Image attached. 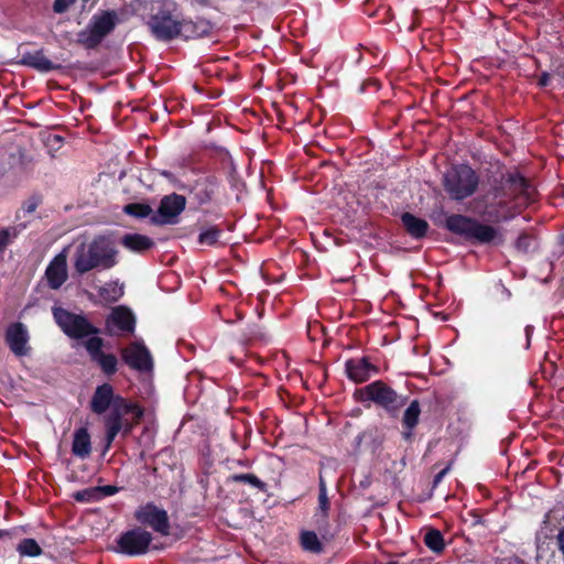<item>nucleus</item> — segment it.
Returning a JSON list of instances; mask_svg holds the SVG:
<instances>
[{
	"label": "nucleus",
	"instance_id": "29",
	"mask_svg": "<svg viewBox=\"0 0 564 564\" xmlns=\"http://www.w3.org/2000/svg\"><path fill=\"white\" fill-rule=\"evenodd\" d=\"M424 544L435 554H441L445 550V541L438 529L430 528L423 538Z\"/></svg>",
	"mask_w": 564,
	"mask_h": 564
},
{
	"label": "nucleus",
	"instance_id": "45",
	"mask_svg": "<svg viewBox=\"0 0 564 564\" xmlns=\"http://www.w3.org/2000/svg\"><path fill=\"white\" fill-rule=\"evenodd\" d=\"M557 543H558L560 551L564 555V528L561 529L558 534H557Z\"/></svg>",
	"mask_w": 564,
	"mask_h": 564
},
{
	"label": "nucleus",
	"instance_id": "41",
	"mask_svg": "<svg viewBox=\"0 0 564 564\" xmlns=\"http://www.w3.org/2000/svg\"><path fill=\"white\" fill-rule=\"evenodd\" d=\"M469 516L473 518V525H485V520L478 510L469 511Z\"/></svg>",
	"mask_w": 564,
	"mask_h": 564
},
{
	"label": "nucleus",
	"instance_id": "35",
	"mask_svg": "<svg viewBox=\"0 0 564 564\" xmlns=\"http://www.w3.org/2000/svg\"><path fill=\"white\" fill-rule=\"evenodd\" d=\"M73 498L77 502L90 503L99 501V494L97 492L96 487H89L74 492Z\"/></svg>",
	"mask_w": 564,
	"mask_h": 564
},
{
	"label": "nucleus",
	"instance_id": "20",
	"mask_svg": "<svg viewBox=\"0 0 564 564\" xmlns=\"http://www.w3.org/2000/svg\"><path fill=\"white\" fill-rule=\"evenodd\" d=\"M47 285L58 290L67 280V259L64 253L56 254L45 269Z\"/></svg>",
	"mask_w": 564,
	"mask_h": 564
},
{
	"label": "nucleus",
	"instance_id": "11",
	"mask_svg": "<svg viewBox=\"0 0 564 564\" xmlns=\"http://www.w3.org/2000/svg\"><path fill=\"white\" fill-rule=\"evenodd\" d=\"M137 522L143 528H151L155 533L162 536L171 534V523L167 511L158 507L154 502H147L140 506L133 514Z\"/></svg>",
	"mask_w": 564,
	"mask_h": 564
},
{
	"label": "nucleus",
	"instance_id": "40",
	"mask_svg": "<svg viewBox=\"0 0 564 564\" xmlns=\"http://www.w3.org/2000/svg\"><path fill=\"white\" fill-rule=\"evenodd\" d=\"M139 423H135V419L133 417L132 421L124 419V421L121 423V435L123 438L128 437L131 432L133 431L134 426Z\"/></svg>",
	"mask_w": 564,
	"mask_h": 564
},
{
	"label": "nucleus",
	"instance_id": "34",
	"mask_svg": "<svg viewBox=\"0 0 564 564\" xmlns=\"http://www.w3.org/2000/svg\"><path fill=\"white\" fill-rule=\"evenodd\" d=\"M98 294L106 302L115 303L123 295V288L118 285L117 282L107 283L105 286L99 289Z\"/></svg>",
	"mask_w": 564,
	"mask_h": 564
},
{
	"label": "nucleus",
	"instance_id": "6",
	"mask_svg": "<svg viewBox=\"0 0 564 564\" xmlns=\"http://www.w3.org/2000/svg\"><path fill=\"white\" fill-rule=\"evenodd\" d=\"M444 227L474 245H488L498 238V230L495 227L460 214L449 215Z\"/></svg>",
	"mask_w": 564,
	"mask_h": 564
},
{
	"label": "nucleus",
	"instance_id": "44",
	"mask_svg": "<svg viewBox=\"0 0 564 564\" xmlns=\"http://www.w3.org/2000/svg\"><path fill=\"white\" fill-rule=\"evenodd\" d=\"M534 327L532 325H527L524 328L525 337H527V348L530 347L531 336L533 334Z\"/></svg>",
	"mask_w": 564,
	"mask_h": 564
},
{
	"label": "nucleus",
	"instance_id": "38",
	"mask_svg": "<svg viewBox=\"0 0 564 564\" xmlns=\"http://www.w3.org/2000/svg\"><path fill=\"white\" fill-rule=\"evenodd\" d=\"M76 2V0H55L53 3V11L57 14L65 13Z\"/></svg>",
	"mask_w": 564,
	"mask_h": 564
},
{
	"label": "nucleus",
	"instance_id": "4",
	"mask_svg": "<svg viewBox=\"0 0 564 564\" xmlns=\"http://www.w3.org/2000/svg\"><path fill=\"white\" fill-rule=\"evenodd\" d=\"M151 14L147 22L151 34L161 42H171L180 37L182 24L177 14V4L173 0H155L151 4Z\"/></svg>",
	"mask_w": 564,
	"mask_h": 564
},
{
	"label": "nucleus",
	"instance_id": "5",
	"mask_svg": "<svg viewBox=\"0 0 564 564\" xmlns=\"http://www.w3.org/2000/svg\"><path fill=\"white\" fill-rule=\"evenodd\" d=\"M354 395L361 403L372 402L392 419H397L401 410L409 403L408 394L397 392L382 380H376L357 389Z\"/></svg>",
	"mask_w": 564,
	"mask_h": 564
},
{
	"label": "nucleus",
	"instance_id": "25",
	"mask_svg": "<svg viewBox=\"0 0 564 564\" xmlns=\"http://www.w3.org/2000/svg\"><path fill=\"white\" fill-rule=\"evenodd\" d=\"M72 453L80 459H85L90 456L91 437L87 427L82 426L75 430L73 435Z\"/></svg>",
	"mask_w": 564,
	"mask_h": 564
},
{
	"label": "nucleus",
	"instance_id": "13",
	"mask_svg": "<svg viewBox=\"0 0 564 564\" xmlns=\"http://www.w3.org/2000/svg\"><path fill=\"white\" fill-rule=\"evenodd\" d=\"M186 208V197L172 193L161 198L159 208L151 217V224L153 225H176L178 223V216Z\"/></svg>",
	"mask_w": 564,
	"mask_h": 564
},
{
	"label": "nucleus",
	"instance_id": "33",
	"mask_svg": "<svg viewBox=\"0 0 564 564\" xmlns=\"http://www.w3.org/2000/svg\"><path fill=\"white\" fill-rule=\"evenodd\" d=\"M26 228V224H19L13 227L0 228V253L19 236L21 230Z\"/></svg>",
	"mask_w": 564,
	"mask_h": 564
},
{
	"label": "nucleus",
	"instance_id": "31",
	"mask_svg": "<svg viewBox=\"0 0 564 564\" xmlns=\"http://www.w3.org/2000/svg\"><path fill=\"white\" fill-rule=\"evenodd\" d=\"M123 213L131 217L143 219L154 214L151 206L145 203H130L123 206Z\"/></svg>",
	"mask_w": 564,
	"mask_h": 564
},
{
	"label": "nucleus",
	"instance_id": "36",
	"mask_svg": "<svg viewBox=\"0 0 564 564\" xmlns=\"http://www.w3.org/2000/svg\"><path fill=\"white\" fill-rule=\"evenodd\" d=\"M533 242L534 236L522 231L514 241V249L520 253H528L532 249Z\"/></svg>",
	"mask_w": 564,
	"mask_h": 564
},
{
	"label": "nucleus",
	"instance_id": "9",
	"mask_svg": "<svg viewBox=\"0 0 564 564\" xmlns=\"http://www.w3.org/2000/svg\"><path fill=\"white\" fill-rule=\"evenodd\" d=\"M479 185V176L467 164L452 166L443 177L445 192L454 200H464L474 195Z\"/></svg>",
	"mask_w": 564,
	"mask_h": 564
},
{
	"label": "nucleus",
	"instance_id": "14",
	"mask_svg": "<svg viewBox=\"0 0 564 564\" xmlns=\"http://www.w3.org/2000/svg\"><path fill=\"white\" fill-rule=\"evenodd\" d=\"M122 361L131 369L149 371L153 368L150 350L142 341H132L120 349Z\"/></svg>",
	"mask_w": 564,
	"mask_h": 564
},
{
	"label": "nucleus",
	"instance_id": "21",
	"mask_svg": "<svg viewBox=\"0 0 564 564\" xmlns=\"http://www.w3.org/2000/svg\"><path fill=\"white\" fill-rule=\"evenodd\" d=\"M20 56L18 64L31 67L40 73H50L62 68L61 64H57L46 57L43 48L34 52H23Z\"/></svg>",
	"mask_w": 564,
	"mask_h": 564
},
{
	"label": "nucleus",
	"instance_id": "26",
	"mask_svg": "<svg viewBox=\"0 0 564 564\" xmlns=\"http://www.w3.org/2000/svg\"><path fill=\"white\" fill-rule=\"evenodd\" d=\"M121 245L133 252H144L154 246V241L141 234H126L121 238Z\"/></svg>",
	"mask_w": 564,
	"mask_h": 564
},
{
	"label": "nucleus",
	"instance_id": "27",
	"mask_svg": "<svg viewBox=\"0 0 564 564\" xmlns=\"http://www.w3.org/2000/svg\"><path fill=\"white\" fill-rule=\"evenodd\" d=\"M322 536L318 538L317 533L313 530H303L300 533V545L303 551L312 554H322L324 552Z\"/></svg>",
	"mask_w": 564,
	"mask_h": 564
},
{
	"label": "nucleus",
	"instance_id": "28",
	"mask_svg": "<svg viewBox=\"0 0 564 564\" xmlns=\"http://www.w3.org/2000/svg\"><path fill=\"white\" fill-rule=\"evenodd\" d=\"M227 481L230 484H245L260 492L268 491V485L254 474H232L228 477Z\"/></svg>",
	"mask_w": 564,
	"mask_h": 564
},
{
	"label": "nucleus",
	"instance_id": "15",
	"mask_svg": "<svg viewBox=\"0 0 564 564\" xmlns=\"http://www.w3.org/2000/svg\"><path fill=\"white\" fill-rule=\"evenodd\" d=\"M219 181L215 175L198 177L189 187V198L198 206L210 204L218 192Z\"/></svg>",
	"mask_w": 564,
	"mask_h": 564
},
{
	"label": "nucleus",
	"instance_id": "42",
	"mask_svg": "<svg viewBox=\"0 0 564 564\" xmlns=\"http://www.w3.org/2000/svg\"><path fill=\"white\" fill-rule=\"evenodd\" d=\"M550 80H551V75L547 73V72H543L540 77H539V80H538V85L540 87H546L549 86L550 84Z\"/></svg>",
	"mask_w": 564,
	"mask_h": 564
},
{
	"label": "nucleus",
	"instance_id": "30",
	"mask_svg": "<svg viewBox=\"0 0 564 564\" xmlns=\"http://www.w3.org/2000/svg\"><path fill=\"white\" fill-rule=\"evenodd\" d=\"M17 552L22 557H37L43 553V550L34 539L25 538L18 543Z\"/></svg>",
	"mask_w": 564,
	"mask_h": 564
},
{
	"label": "nucleus",
	"instance_id": "8",
	"mask_svg": "<svg viewBox=\"0 0 564 564\" xmlns=\"http://www.w3.org/2000/svg\"><path fill=\"white\" fill-rule=\"evenodd\" d=\"M127 414H132L135 423H140L144 416V409L137 402L129 401L126 398L118 399L117 402L102 414L105 427V449H109L116 437L121 432V423Z\"/></svg>",
	"mask_w": 564,
	"mask_h": 564
},
{
	"label": "nucleus",
	"instance_id": "3",
	"mask_svg": "<svg viewBox=\"0 0 564 564\" xmlns=\"http://www.w3.org/2000/svg\"><path fill=\"white\" fill-rule=\"evenodd\" d=\"M118 250L108 236L95 237L88 246L82 243L74 254V269L85 274L94 269H111L117 263Z\"/></svg>",
	"mask_w": 564,
	"mask_h": 564
},
{
	"label": "nucleus",
	"instance_id": "22",
	"mask_svg": "<svg viewBox=\"0 0 564 564\" xmlns=\"http://www.w3.org/2000/svg\"><path fill=\"white\" fill-rule=\"evenodd\" d=\"M421 412V404L417 399L410 401V403L408 404L406 409L403 412L401 420V436L408 443H411L413 441L414 430L420 423Z\"/></svg>",
	"mask_w": 564,
	"mask_h": 564
},
{
	"label": "nucleus",
	"instance_id": "16",
	"mask_svg": "<svg viewBox=\"0 0 564 564\" xmlns=\"http://www.w3.org/2000/svg\"><path fill=\"white\" fill-rule=\"evenodd\" d=\"M324 464L321 463L318 473V510L321 513H315L316 528L326 541H330L333 535L328 531V511L330 509V501L327 497V485L323 475Z\"/></svg>",
	"mask_w": 564,
	"mask_h": 564
},
{
	"label": "nucleus",
	"instance_id": "12",
	"mask_svg": "<svg viewBox=\"0 0 564 564\" xmlns=\"http://www.w3.org/2000/svg\"><path fill=\"white\" fill-rule=\"evenodd\" d=\"M135 316L128 306H115L105 319L104 333L107 336L132 335L135 330Z\"/></svg>",
	"mask_w": 564,
	"mask_h": 564
},
{
	"label": "nucleus",
	"instance_id": "32",
	"mask_svg": "<svg viewBox=\"0 0 564 564\" xmlns=\"http://www.w3.org/2000/svg\"><path fill=\"white\" fill-rule=\"evenodd\" d=\"M223 235V229L215 225L203 229L197 238L199 245L216 246Z\"/></svg>",
	"mask_w": 564,
	"mask_h": 564
},
{
	"label": "nucleus",
	"instance_id": "46",
	"mask_svg": "<svg viewBox=\"0 0 564 564\" xmlns=\"http://www.w3.org/2000/svg\"><path fill=\"white\" fill-rule=\"evenodd\" d=\"M7 532L4 530H0V538L4 536Z\"/></svg>",
	"mask_w": 564,
	"mask_h": 564
},
{
	"label": "nucleus",
	"instance_id": "10",
	"mask_svg": "<svg viewBox=\"0 0 564 564\" xmlns=\"http://www.w3.org/2000/svg\"><path fill=\"white\" fill-rule=\"evenodd\" d=\"M153 534L143 527H133L121 532L115 540L112 551L115 553L138 557L148 554L151 550L162 547L153 545Z\"/></svg>",
	"mask_w": 564,
	"mask_h": 564
},
{
	"label": "nucleus",
	"instance_id": "7",
	"mask_svg": "<svg viewBox=\"0 0 564 564\" xmlns=\"http://www.w3.org/2000/svg\"><path fill=\"white\" fill-rule=\"evenodd\" d=\"M119 23V17L115 10H105L94 14L87 26L77 33L76 44L86 50H96L113 32Z\"/></svg>",
	"mask_w": 564,
	"mask_h": 564
},
{
	"label": "nucleus",
	"instance_id": "1",
	"mask_svg": "<svg viewBox=\"0 0 564 564\" xmlns=\"http://www.w3.org/2000/svg\"><path fill=\"white\" fill-rule=\"evenodd\" d=\"M534 193L529 180L517 172L508 173L499 186L478 199L482 206L479 214L491 223L508 221L533 202Z\"/></svg>",
	"mask_w": 564,
	"mask_h": 564
},
{
	"label": "nucleus",
	"instance_id": "43",
	"mask_svg": "<svg viewBox=\"0 0 564 564\" xmlns=\"http://www.w3.org/2000/svg\"><path fill=\"white\" fill-rule=\"evenodd\" d=\"M449 466L443 468L441 471H438L433 479V487H436L444 478V476L448 473Z\"/></svg>",
	"mask_w": 564,
	"mask_h": 564
},
{
	"label": "nucleus",
	"instance_id": "19",
	"mask_svg": "<svg viewBox=\"0 0 564 564\" xmlns=\"http://www.w3.org/2000/svg\"><path fill=\"white\" fill-rule=\"evenodd\" d=\"M123 397L115 392L112 384L104 382L96 387L89 401V409L97 415L105 414L118 399Z\"/></svg>",
	"mask_w": 564,
	"mask_h": 564
},
{
	"label": "nucleus",
	"instance_id": "18",
	"mask_svg": "<svg viewBox=\"0 0 564 564\" xmlns=\"http://www.w3.org/2000/svg\"><path fill=\"white\" fill-rule=\"evenodd\" d=\"M345 373L355 383H364L372 375L379 373V367L371 364L368 356L361 358H349L345 361Z\"/></svg>",
	"mask_w": 564,
	"mask_h": 564
},
{
	"label": "nucleus",
	"instance_id": "24",
	"mask_svg": "<svg viewBox=\"0 0 564 564\" xmlns=\"http://www.w3.org/2000/svg\"><path fill=\"white\" fill-rule=\"evenodd\" d=\"M400 219L404 230L411 238L420 240L426 237L430 225L425 219L409 212L402 213Z\"/></svg>",
	"mask_w": 564,
	"mask_h": 564
},
{
	"label": "nucleus",
	"instance_id": "23",
	"mask_svg": "<svg viewBox=\"0 0 564 564\" xmlns=\"http://www.w3.org/2000/svg\"><path fill=\"white\" fill-rule=\"evenodd\" d=\"M181 24L182 33H180V37L185 40L207 37L214 30V24L204 18H197L196 20L182 19Z\"/></svg>",
	"mask_w": 564,
	"mask_h": 564
},
{
	"label": "nucleus",
	"instance_id": "17",
	"mask_svg": "<svg viewBox=\"0 0 564 564\" xmlns=\"http://www.w3.org/2000/svg\"><path fill=\"white\" fill-rule=\"evenodd\" d=\"M4 340L11 352L17 357L28 356L31 350L28 345L30 340L28 328L21 322L11 323L7 327Z\"/></svg>",
	"mask_w": 564,
	"mask_h": 564
},
{
	"label": "nucleus",
	"instance_id": "2",
	"mask_svg": "<svg viewBox=\"0 0 564 564\" xmlns=\"http://www.w3.org/2000/svg\"><path fill=\"white\" fill-rule=\"evenodd\" d=\"M52 315L55 324L65 336L83 343L90 360L98 365L107 377L118 371V358L115 354H106L102 348L105 340L99 336L101 329L95 326L83 313H74L62 306L54 305Z\"/></svg>",
	"mask_w": 564,
	"mask_h": 564
},
{
	"label": "nucleus",
	"instance_id": "39",
	"mask_svg": "<svg viewBox=\"0 0 564 564\" xmlns=\"http://www.w3.org/2000/svg\"><path fill=\"white\" fill-rule=\"evenodd\" d=\"M97 492L99 494V500L105 497L113 496L119 492L120 488L113 485L96 486Z\"/></svg>",
	"mask_w": 564,
	"mask_h": 564
},
{
	"label": "nucleus",
	"instance_id": "37",
	"mask_svg": "<svg viewBox=\"0 0 564 564\" xmlns=\"http://www.w3.org/2000/svg\"><path fill=\"white\" fill-rule=\"evenodd\" d=\"M41 204V198L39 196H31L25 202H23L21 206V210L25 214H32L36 210V208Z\"/></svg>",
	"mask_w": 564,
	"mask_h": 564
}]
</instances>
